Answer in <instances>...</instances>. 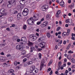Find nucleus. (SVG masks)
<instances>
[{"label": "nucleus", "mask_w": 75, "mask_h": 75, "mask_svg": "<svg viewBox=\"0 0 75 75\" xmlns=\"http://www.w3.org/2000/svg\"><path fill=\"white\" fill-rule=\"evenodd\" d=\"M34 21L33 20V17H31L27 21V23L30 25H32L34 23Z\"/></svg>", "instance_id": "f257e3e1"}, {"label": "nucleus", "mask_w": 75, "mask_h": 75, "mask_svg": "<svg viewBox=\"0 0 75 75\" xmlns=\"http://www.w3.org/2000/svg\"><path fill=\"white\" fill-rule=\"evenodd\" d=\"M23 15L24 16H26L28 15V10L27 8L25 9L23 11Z\"/></svg>", "instance_id": "f03ea898"}, {"label": "nucleus", "mask_w": 75, "mask_h": 75, "mask_svg": "<svg viewBox=\"0 0 75 75\" xmlns=\"http://www.w3.org/2000/svg\"><path fill=\"white\" fill-rule=\"evenodd\" d=\"M38 20V14L35 13L33 16V20L35 21Z\"/></svg>", "instance_id": "7ed1b4c3"}, {"label": "nucleus", "mask_w": 75, "mask_h": 75, "mask_svg": "<svg viewBox=\"0 0 75 75\" xmlns=\"http://www.w3.org/2000/svg\"><path fill=\"white\" fill-rule=\"evenodd\" d=\"M30 38L31 39V40H33V41H35V40H37V37L36 36H35L34 35H30L29 36Z\"/></svg>", "instance_id": "20e7f679"}, {"label": "nucleus", "mask_w": 75, "mask_h": 75, "mask_svg": "<svg viewBox=\"0 0 75 75\" xmlns=\"http://www.w3.org/2000/svg\"><path fill=\"white\" fill-rule=\"evenodd\" d=\"M35 66H31L29 71V73L30 74H31V73H32V72H33V71H34V70H35Z\"/></svg>", "instance_id": "39448f33"}, {"label": "nucleus", "mask_w": 75, "mask_h": 75, "mask_svg": "<svg viewBox=\"0 0 75 75\" xmlns=\"http://www.w3.org/2000/svg\"><path fill=\"white\" fill-rule=\"evenodd\" d=\"M45 42H42L39 44V46L42 47V48H45Z\"/></svg>", "instance_id": "423d86ee"}, {"label": "nucleus", "mask_w": 75, "mask_h": 75, "mask_svg": "<svg viewBox=\"0 0 75 75\" xmlns=\"http://www.w3.org/2000/svg\"><path fill=\"white\" fill-rule=\"evenodd\" d=\"M48 21H45L44 22H43L42 25H41V27H42V28H44V27H46V26H47V25H48Z\"/></svg>", "instance_id": "0eeeda50"}, {"label": "nucleus", "mask_w": 75, "mask_h": 75, "mask_svg": "<svg viewBox=\"0 0 75 75\" xmlns=\"http://www.w3.org/2000/svg\"><path fill=\"white\" fill-rule=\"evenodd\" d=\"M16 48L18 50H22L23 49L24 47H21V45H17L16 47Z\"/></svg>", "instance_id": "6e6552de"}, {"label": "nucleus", "mask_w": 75, "mask_h": 75, "mask_svg": "<svg viewBox=\"0 0 75 75\" xmlns=\"http://www.w3.org/2000/svg\"><path fill=\"white\" fill-rule=\"evenodd\" d=\"M44 60L43 59L42 60L41 62V64L40 67V71H41V70H42V67H44Z\"/></svg>", "instance_id": "1a4fd4ad"}, {"label": "nucleus", "mask_w": 75, "mask_h": 75, "mask_svg": "<svg viewBox=\"0 0 75 75\" xmlns=\"http://www.w3.org/2000/svg\"><path fill=\"white\" fill-rule=\"evenodd\" d=\"M0 60H1L2 62H4L7 60V58L6 57L0 56Z\"/></svg>", "instance_id": "9d476101"}, {"label": "nucleus", "mask_w": 75, "mask_h": 75, "mask_svg": "<svg viewBox=\"0 0 75 75\" xmlns=\"http://www.w3.org/2000/svg\"><path fill=\"white\" fill-rule=\"evenodd\" d=\"M48 7V6L47 5H44L42 7V10L43 11H45Z\"/></svg>", "instance_id": "9b49d317"}, {"label": "nucleus", "mask_w": 75, "mask_h": 75, "mask_svg": "<svg viewBox=\"0 0 75 75\" xmlns=\"http://www.w3.org/2000/svg\"><path fill=\"white\" fill-rule=\"evenodd\" d=\"M17 18L18 20L21 19V13H19L17 15Z\"/></svg>", "instance_id": "f8f14e48"}, {"label": "nucleus", "mask_w": 75, "mask_h": 75, "mask_svg": "<svg viewBox=\"0 0 75 75\" xmlns=\"http://www.w3.org/2000/svg\"><path fill=\"white\" fill-rule=\"evenodd\" d=\"M18 38V37L17 36H14L12 37V40L13 41H16L17 40Z\"/></svg>", "instance_id": "ddd939ff"}, {"label": "nucleus", "mask_w": 75, "mask_h": 75, "mask_svg": "<svg viewBox=\"0 0 75 75\" xmlns=\"http://www.w3.org/2000/svg\"><path fill=\"white\" fill-rule=\"evenodd\" d=\"M45 40V38L44 37H42L41 38H39L38 40V41L40 42H43V40Z\"/></svg>", "instance_id": "4468645a"}, {"label": "nucleus", "mask_w": 75, "mask_h": 75, "mask_svg": "<svg viewBox=\"0 0 75 75\" xmlns=\"http://www.w3.org/2000/svg\"><path fill=\"white\" fill-rule=\"evenodd\" d=\"M26 38L25 37H23L21 38V41H23V42H24L25 41H26Z\"/></svg>", "instance_id": "2eb2a0df"}, {"label": "nucleus", "mask_w": 75, "mask_h": 75, "mask_svg": "<svg viewBox=\"0 0 75 75\" xmlns=\"http://www.w3.org/2000/svg\"><path fill=\"white\" fill-rule=\"evenodd\" d=\"M69 20L70 22H69L68 23V24L69 25H72V21L71 20V19H69Z\"/></svg>", "instance_id": "dca6fc26"}, {"label": "nucleus", "mask_w": 75, "mask_h": 75, "mask_svg": "<svg viewBox=\"0 0 75 75\" xmlns=\"http://www.w3.org/2000/svg\"><path fill=\"white\" fill-rule=\"evenodd\" d=\"M25 3V1L24 0H20V3L21 4H24Z\"/></svg>", "instance_id": "f3484780"}, {"label": "nucleus", "mask_w": 75, "mask_h": 75, "mask_svg": "<svg viewBox=\"0 0 75 75\" xmlns=\"http://www.w3.org/2000/svg\"><path fill=\"white\" fill-rule=\"evenodd\" d=\"M46 18L47 20H50V18H51L50 15L49 14L47 15Z\"/></svg>", "instance_id": "a211bd4d"}, {"label": "nucleus", "mask_w": 75, "mask_h": 75, "mask_svg": "<svg viewBox=\"0 0 75 75\" xmlns=\"http://www.w3.org/2000/svg\"><path fill=\"white\" fill-rule=\"evenodd\" d=\"M21 52L22 53V55H25V51L24 50H23V49L22 50H21Z\"/></svg>", "instance_id": "6ab92c4d"}, {"label": "nucleus", "mask_w": 75, "mask_h": 75, "mask_svg": "<svg viewBox=\"0 0 75 75\" xmlns=\"http://www.w3.org/2000/svg\"><path fill=\"white\" fill-rule=\"evenodd\" d=\"M33 44L34 43H33V42H31L30 41H29V42L28 43V44L29 46H33Z\"/></svg>", "instance_id": "aec40b11"}, {"label": "nucleus", "mask_w": 75, "mask_h": 75, "mask_svg": "<svg viewBox=\"0 0 75 75\" xmlns=\"http://www.w3.org/2000/svg\"><path fill=\"white\" fill-rule=\"evenodd\" d=\"M20 64V62H17V61H15L14 62V64L15 66H17L18 64Z\"/></svg>", "instance_id": "412c9836"}, {"label": "nucleus", "mask_w": 75, "mask_h": 75, "mask_svg": "<svg viewBox=\"0 0 75 75\" xmlns=\"http://www.w3.org/2000/svg\"><path fill=\"white\" fill-rule=\"evenodd\" d=\"M66 35H67V33L65 32H63L62 34V35L63 37H64V36H65Z\"/></svg>", "instance_id": "4be33fe9"}, {"label": "nucleus", "mask_w": 75, "mask_h": 75, "mask_svg": "<svg viewBox=\"0 0 75 75\" xmlns=\"http://www.w3.org/2000/svg\"><path fill=\"white\" fill-rule=\"evenodd\" d=\"M52 62H53V61L52 60H51L49 62V63L48 64V66H50V65H51L52 63Z\"/></svg>", "instance_id": "5701e85b"}, {"label": "nucleus", "mask_w": 75, "mask_h": 75, "mask_svg": "<svg viewBox=\"0 0 75 75\" xmlns=\"http://www.w3.org/2000/svg\"><path fill=\"white\" fill-rule=\"evenodd\" d=\"M71 57L72 55H68L67 57V58L68 59H71Z\"/></svg>", "instance_id": "b1692460"}, {"label": "nucleus", "mask_w": 75, "mask_h": 75, "mask_svg": "<svg viewBox=\"0 0 75 75\" xmlns=\"http://www.w3.org/2000/svg\"><path fill=\"white\" fill-rule=\"evenodd\" d=\"M59 4L60 6H62L64 4V1H62Z\"/></svg>", "instance_id": "393cba45"}, {"label": "nucleus", "mask_w": 75, "mask_h": 75, "mask_svg": "<svg viewBox=\"0 0 75 75\" xmlns=\"http://www.w3.org/2000/svg\"><path fill=\"white\" fill-rule=\"evenodd\" d=\"M28 65H31V64H33V62L32 61H29L27 62Z\"/></svg>", "instance_id": "a878e982"}, {"label": "nucleus", "mask_w": 75, "mask_h": 75, "mask_svg": "<svg viewBox=\"0 0 75 75\" xmlns=\"http://www.w3.org/2000/svg\"><path fill=\"white\" fill-rule=\"evenodd\" d=\"M6 15H7V13H3L1 15H0V17H2V16H6Z\"/></svg>", "instance_id": "bb28decb"}, {"label": "nucleus", "mask_w": 75, "mask_h": 75, "mask_svg": "<svg viewBox=\"0 0 75 75\" xmlns=\"http://www.w3.org/2000/svg\"><path fill=\"white\" fill-rule=\"evenodd\" d=\"M3 9L4 8L2 9L1 10H0V16H1V15H2L3 13Z\"/></svg>", "instance_id": "cd10ccee"}, {"label": "nucleus", "mask_w": 75, "mask_h": 75, "mask_svg": "<svg viewBox=\"0 0 75 75\" xmlns=\"http://www.w3.org/2000/svg\"><path fill=\"white\" fill-rule=\"evenodd\" d=\"M11 1L12 3V4H16V0H11Z\"/></svg>", "instance_id": "c85d7f7f"}, {"label": "nucleus", "mask_w": 75, "mask_h": 75, "mask_svg": "<svg viewBox=\"0 0 75 75\" xmlns=\"http://www.w3.org/2000/svg\"><path fill=\"white\" fill-rule=\"evenodd\" d=\"M70 33V30H69V29H68L67 30V35H69Z\"/></svg>", "instance_id": "c756f323"}, {"label": "nucleus", "mask_w": 75, "mask_h": 75, "mask_svg": "<svg viewBox=\"0 0 75 75\" xmlns=\"http://www.w3.org/2000/svg\"><path fill=\"white\" fill-rule=\"evenodd\" d=\"M38 56L39 59H41V57H42V54H41V53H39Z\"/></svg>", "instance_id": "7c9ffc66"}, {"label": "nucleus", "mask_w": 75, "mask_h": 75, "mask_svg": "<svg viewBox=\"0 0 75 75\" xmlns=\"http://www.w3.org/2000/svg\"><path fill=\"white\" fill-rule=\"evenodd\" d=\"M71 62L72 63L75 64V60L74 59H71Z\"/></svg>", "instance_id": "2f4dec72"}, {"label": "nucleus", "mask_w": 75, "mask_h": 75, "mask_svg": "<svg viewBox=\"0 0 75 75\" xmlns=\"http://www.w3.org/2000/svg\"><path fill=\"white\" fill-rule=\"evenodd\" d=\"M26 28H27V26L25 25H24L23 27V29L24 30H26Z\"/></svg>", "instance_id": "473e14b6"}, {"label": "nucleus", "mask_w": 75, "mask_h": 75, "mask_svg": "<svg viewBox=\"0 0 75 75\" xmlns=\"http://www.w3.org/2000/svg\"><path fill=\"white\" fill-rule=\"evenodd\" d=\"M47 36L48 37V38H50L51 36V35H50V33H48L47 34Z\"/></svg>", "instance_id": "72a5a7b5"}, {"label": "nucleus", "mask_w": 75, "mask_h": 75, "mask_svg": "<svg viewBox=\"0 0 75 75\" xmlns=\"http://www.w3.org/2000/svg\"><path fill=\"white\" fill-rule=\"evenodd\" d=\"M68 53L69 54H73V53H74V52L72 51L71 50H70L68 51Z\"/></svg>", "instance_id": "f704fd0d"}, {"label": "nucleus", "mask_w": 75, "mask_h": 75, "mask_svg": "<svg viewBox=\"0 0 75 75\" xmlns=\"http://www.w3.org/2000/svg\"><path fill=\"white\" fill-rule=\"evenodd\" d=\"M62 64V63L61 62H59L58 63V67L59 68H60V67L61 66V64Z\"/></svg>", "instance_id": "c9c22d12"}, {"label": "nucleus", "mask_w": 75, "mask_h": 75, "mask_svg": "<svg viewBox=\"0 0 75 75\" xmlns=\"http://www.w3.org/2000/svg\"><path fill=\"white\" fill-rule=\"evenodd\" d=\"M41 21H38L37 23V25H40V24H41Z\"/></svg>", "instance_id": "e433bc0d"}, {"label": "nucleus", "mask_w": 75, "mask_h": 75, "mask_svg": "<svg viewBox=\"0 0 75 75\" xmlns=\"http://www.w3.org/2000/svg\"><path fill=\"white\" fill-rule=\"evenodd\" d=\"M24 67H27V66H28V65L27 63H25L24 64Z\"/></svg>", "instance_id": "4c0bfd02"}, {"label": "nucleus", "mask_w": 75, "mask_h": 75, "mask_svg": "<svg viewBox=\"0 0 75 75\" xmlns=\"http://www.w3.org/2000/svg\"><path fill=\"white\" fill-rule=\"evenodd\" d=\"M74 7V4H73L72 5H70V7L71 8H72V7Z\"/></svg>", "instance_id": "58836bf2"}, {"label": "nucleus", "mask_w": 75, "mask_h": 75, "mask_svg": "<svg viewBox=\"0 0 75 75\" xmlns=\"http://www.w3.org/2000/svg\"><path fill=\"white\" fill-rule=\"evenodd\" d=\"M0 46H1V47H4V46H5V44L3 43L0 44Z\"/></svg>", "instance_id": "ea45409f"}, {"label": "nucleus", "mask_w": 75, "mask_h": 75, "mask_svg": "<svg viewBox=\"0 0 75 75\" xmlns=\"http://www.w3.org/2000/svg\"><path fill=\"white\" fill-rule=\"evenodd\" d=\"M69 21H70V20H69V19H67L66 20V23H68L69 22Z\"/></svg>", "instance_id": "a19ab883"}, {"label": "nucleus", "mask_w": 75, "mask_h": 75, "mask_svg": "<svg viewBox=\"0 0 75 75\" xmlns=\"http://www.w3.org/2000/svg\"><path fill=\"white\" fill-rule=\"evenodd\" d=\"M10 72L11 73H13V72H14V71L13 69H11L10 70Z\"/></svg>", "instance_id": "79ce46f5"}, {"label": "nucleus", "mask_w": 75, "mask_h": 75, "mask_svg": "<svg viewBox=\"0 0 75 75\" xmlns=\"http://www.w3.org/2000/svg\"><path fill=\"white\" fill-rule=\"evenodd\" d=\"M27 61V58H24L23 60V62H26V61Z\"/></svg>", "instance_id": "37998d69"}, {"label": "nucleus", "mask_w": 75, "mask_h": 75, "mask_svg": "<svg viewBox=\"0 0 75 75\" xmlns=\"http://www.w3.org/2000/svg\"><path fill=\"white\" fill-rule=\"evenodd\" d=\"M51 68H49L47 70V72H50V71H51Z\"/></svg>", "instance_id": "c03bdc74"}, {"label": "nucleus", "mask_w": 75, "mask_h": 75, "mask_svg": "<svg viewBox=\"0 0 75 75\" xmlns=\"http://www.w3.org/2000/svg\"><path fill=\"white\" fill-rule=\"evenodd\" d=\"M30 50H35V48L34 47H32L30 48Z\"/></svg>", "instance_id": "a18cd8bd"}, {"label": "nucleus", "mask_w": 75, "mask_h": 75, "mask_svg": "<svg viewBox=\"0 0 75 75\" xmlns=\"http://www.w3.org/2000/svg\"><path fill=\"white\" fill-rule=\"evenodd\" d=\"M8 3H9V4H7V7L8 8H10V6H9L10 5V1H8Z\"/></svg>", "instance_id": "49530a36"}, {"label": "nucleus", "mask_w": 75, "mask_h": 75, "mask_svg": "<svg viewBox=\"0 0 75 75\" xmlns=\"http://www.w3.org/2000/svg\"><path fill=\"white\" fill-rule=\"evenodd\" d=\"M61 28V27H59L57 28V31H59V29H60Z\"/></svg>", "instance_id": "de8ad7c7"}, {"label": "nucleus", "mask_w": 75, "mask_h": 75, "mask_svg": "<svg viewBox=\"0 0 75 75\" xmlns=\"http://www.w3.org/2000/svg\"><path fill=\"white\" fill-rule=\"evenodd\" d=\"M61 10H59L57 11V13L58 14H59L61 13Z\"/></svg>", "instance_id": "09e8293b"}, {"label": "nucleus", "mask_w": 75, "mask_h": 75, "mask_svg": "<svg viewBox=\"0 0 75 75\" xmlns=\"http://www.w3.org/2000/svg\"><path fill=\"white\" fill-rule=\"evenodd\" d=\"M35 73H37V72H38V69H36L35 70Z\"/></svg>", "instance_id": "8fccbe9b"}, {"label": "nucleus", "mask_w": 75, "mask_h": 75, "mask_svg": "<svg viewBox=\"0 0 75 75\" xmlns=\"http://www.w3.org/2000/svg\"><path fill=\"white\" fill-rule=\"evenodd\" d=\"M12 26H10V27H15V25L14 24H13L11 25Z\"/></svg>", "instance_id": "3c124183"}, {"label": "nucleus", "mask_w": 75, "mask_h": 75, "mask_svg": "<svg viewBox=\"0 0 75 75\" xmlns=\"http://www.w3.org/2000/svg\"><path fill=\"white\" fill-rule=\"evenodd\" d=\"M16 41H17L18 42H20V39L18 38Z\"/></svg>", "instance_id": "603ef678"}, {"label": "nucleus", "mask_w": 75, "mask_h": 75, "mask_svg": "<svg viewBox=\"0 0 75 75\" xmlns=\"http://www.w3.org/2000/svg\"><path fill=\"white\" fill-rule=\"evenodd\" d=\"M67 43V42L66 41V40H64L63 42V44L64 45H65L66 44V43Z\"/></svg>", "instance_id": "864d4df0"}, {"label": "nucleus", "mask_w": 75, "mask_h": 75, "mask_svg": "<svg viewBox=\"0 0 75 75\" xmlns=\"http://www.w3.org/2000/svg\"><path fill=\"white\" fill-rule=\"evenodd\" d=\"M6 30H7L8 31H10V28L8 27L6 29Z\"/></svg>", "instance_id": "5fc2aeb1"}, {"label": "nucleus", "mask_w": 75, "mask_h": 75, "mask_svg": "<svg viewBox=\"0 0 75 75\" xmlns=\"http://www.w3.org/2000/svg\"><path fill=\"white\" fill-rule=\"evenodd\" d=\"M44 18H42L41 20H40V21H41V23L42 21H44Z\"/></svg>", "instance_id": "6e6d98bb"}, {"label": "nucleus", "mask_w": 75, "mask_h": 75, "mask_svg": "<svg viewBox=\"0 0 75 75\" xmlns=\"http://www.w3.org/2000/svg\"><path fill=\"white\" fill-rule=\"evenodd\" d=\"M56 17H58L59 16V14L58 13H57L56 14Z\"/></svg>", "instance_id": "4d7b16f0"}, {"label": "nucleus", "mask_w": 75, "mask_h": 75, "mask_svg": "<svg viewBox=\"0 0 75 75\" xmlns=\"http://www.w3.org/2000/svg\"><path fill=\"white\" fill-rule=\"evenodd\" d=\"M16 69H20L21 68V67L20 66H18L16 67Z\"/></svg>", "instance_id": "13d9d810"}, {"label": "nucleus", "mask_w": 75, "mask_h": 75, "mask_svg": "<svg viewBox=\"0 0 75 75\" xmlns=\"http://www.w3.org/2000/svg\"><path fill=\"white\" fill-rule=\"evenodd\" d=\"M64 61L65 62H66L67 61V58H65L64 59Z\"/></svg>", "instance_id": "bf43d9fd"}, {"label": "nucleus", "mask_w": 75, "mask_h": 75, "mask_svg": "<svg viewBox=\"0 0 75 75\" xmlns=\"http://www.w3.org/2000/svg\"><path fill=\"white\" fill-rule=\"evenodd\" d=\"M68 70L69 71V72H70L71 71V68H69L68 69Z\"/></svg>", "instance_id": "052dcab7"}, {"label": "nucleus", "mask_w": 75, "mask_h": 75, "mask_svg": "<svg viewBox=\"0 0 75 75\" xmlns=\"http://www.w3.org/2000/svg\"><path fill=\"white\" fill-rule=\"evenodd\" d=\"M13 20V18L12 17L10 18V21H11Z\"/></svg>", "instance_id": "680f3d73"}, {"label": "nucleus", "mask_w": 75, "mask_h": 75, "mask_svg": "<svg viewBox=\"0 0 75 75\" xmlns=\"http://www.w3.org/2000/svg\"><path fill=\"white\" fill-rule=\"evenodd\" d=\"M0 54L1 55H4V53L3 52H2L0 53Z\"/></svg>", "instance_id": "e2e57ef3"}, {"label": "nucleus", "mask_w": 75, "mask_h": 75, "mask_svg": "<svg viewBox=\"0 0 75 75\" xmlns=\"http://www.w3.org/2000/svg\"><path fill=\"white\" fill-rule=\"evenodd\" d=\"M71 62H69L67 63V65L69 66V65H71Z\"/></svg>", "instance_id": "0e129e2a"}, {"label": "nucleus", "mask_w": 75, "mask_h": 75, "mask_svg": "<svg viewBox=\"0 0 75 75\" xmlns=\"http://www.w3.org/2000/svg\"><path fill=\"white\" fill-rule=\"evenodd\" d=\"M52 70H51L50 72V75H52Z\"/></svg>", "instance_id": "69168bd1"}, {"label": "nucleus", "mask_w": 75, "mask_h": 75, "mask_svg": "<svg viewBox=\"0 0 75 75\" xmlns=\"http://www.w3.org/2000/svg\"><path fill=\"white\" fill-rule=\"evenodd\" d=\"M60 69L61 70H62L64 69V67L63 66H62L60 67Z\"/></svg>", "instance_id": "338daca9"}, {"label": "nucleus", "mask_w": 75, "mask_h": 75, "mask_svg": "<svg viewBox=\"0 0 75 75\" xmlns=\"http://www.w3.org/2000/svg\"><path fill=\"white\" fill-rule=\"evenodd\" d=\"M8 57H10V54H8L6 55V57H7V58H8Z\"/></svg>", "instance_id": "774afa93"}]
</instances>
